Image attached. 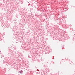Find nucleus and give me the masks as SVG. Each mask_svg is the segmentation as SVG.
I'll return each mask as SVG.
<instances>
[{
	"instance_id": "nucleus-1",
	"label": "nucleus",
	"mask_w": 75,
	"mask_h": 75,
	"mask_svg": "<svg viewBox=\"0 0 75 75\" xmlns=\"http://www.w3.org/2000/svg\"><path fill=\"white\" fill-rule=\"evenodd\" d=\"M19 72H20V74L22 73H21V71H19Z\"/></svg>"
},
{
	"instance_id": "nucleus-2",
	"label": "nucleus",
	"mask_w": 75,
	"mask_h": 75,
	"mask_svg": "<svg viewBox=\"0 0 75 75\" xmlns=\"http://www.w3.org/2000/svg\"><path fill=\"white\" fill-rule=\"evenodd\" d=\"M22 71H23L22 70H21V72H22Z\"/></svg>"
},
{
	"instance_id": "nucleus-3",
	"label": "nucleus",
	"mask_w": 75,
	"mask_h": 75,
	"mask_svg": "<svg viewBox=\"0 0 75 75\" xmlns=\"http://www.w3.org/2000/svg\"><path fill=\"white\" fill-rule=\"evenodd\" d=\"M37 71H38L39 70H37Z\"/></svg>"
},
{
	"instance_id": "nucleus-4",
	"label": "nucleus",
	"mask_w": 75,
	"mask_h": 75,
	"mask_svg": "<svg viewBox=\"0 0 75 75\" xmlns=\"http://www.w3.org/2000/svg\"><path fill=\"white\" fill-rule=\"evenodd\" d=\"M30 9H33V8H30Z\"/></svg>"
},
{
	"instance_id": "nucleus-5",
	"label": "nucleus",
	"mask_w": 75,
	"mask_h": 75,
	"mask_svg": "<svg viewBox=\"0 0 75 75\" xmlns=\"http://www.w3.org/2000/svg\"><path fill=\"white\" fill-rule=\"evenodd\" d=\"M4 63L5 62H4Z\"/></svg>"
},
{
	"instance_id": "nucleus-6",
	"label": "nucleus",
	"mask_w": 75,
	"mask_h": 75,
	"mask_svg": "<svg viewBox=\"0 0 75 75\" xmlns=\"http://www.w3.org/2000/svg\"><path fill=\"white\" fill-rule=\"evenodd\" d=\"M29 5H30V4H29V5H28V6H29Z\"/></svg>"
},
{
	"instance_id": "nucleus-7",
	"label": "nucleus",
	"mask_w": 75,
	"mask_h": 75,
	"mask_svg": "<svg viewBox=\"0 0 75 75\" xmlns=\"http://www.w3.org/2000/svg\"><path fill=\"white\" fill-rule=\"evenodd\" d=\"M35 59V58H33V59Z\"/></svg>"
}]
</instances>
